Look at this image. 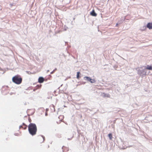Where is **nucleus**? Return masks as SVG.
<instances>
[{
	"label": "nucleus",
	"mask_w": 152,
	"mask_h": 152,
	"mask_svg": "<svg viewBox=\"0 0 152 152\" xmlns=\"http://www.w3.org/2000/svg\"><path fill=\"white\" fill-rule=\"evenodd\" d=\"M28 130L30 134L32 135L36 134L37 128L34 124L30 123L28 126Z\"/></svg>",
	"instance_id": "1"
},
{
	"label": "nucleus",
	"mask_w": 152,
	"mask_h": 152,
	"mask_svg": "<svg viewBox=\"0 0 152 152\" xmlns=\"http://www.w3.org/2000/svg\"><path fill=\"white\" fill-rule=\"evenodd\" d=\"M144 67H140L138 68L137 70V74L140 76L143 77L146 75L147 71L146 69Z\"/></svg>",
	"instance_id": "2"
},
{
	"label": "nucleus",
	"mask_w": 152,
	"mask_h": 152,
	"mask_svg": "<svg viewBox=\"0 0 152 152\" xmlns=\"http://www.w3.org/2000/svg\"><path fill=\"white\" fill-rule=\"evenodd\" d=\"M12 81L15 83L17 84H19L22 82V79L19 76L17 75L12 77Z\"/></svg>",
	"instance_id": "3"
},
{
	"label": "nucleus",
	"mask_w": 152,
	"mask_h": 152,
	"mask_svg": "<svg viewBox=\"0 0 152 152\" xmlns=\"http://www.w3.org/2000/svg\"><path fill=\"white\" fill-rule=\"evenodd\" d=\"M146 27L149 29H152V23H148Z\"/></svg>",
	"instance_id": "4"
},
{
	"label": "nucleus",
	"mask_w": 152,
	"mask_h": 152,
	"mask_svg": "<svg viewBox=\"0 0 152 152\" xmlns=\"http://www.w3.org/2000/svg\"><path fill=\"white\" fill-rule=\"evenodd\" d=\"M102 96L104 97H110V95L108 94H105L104 93H103L102 94Z\"/></svg>",
	"instance_id": "5"
},
{
	"label": "nucleus",
	"mask_w": 152,
	"mask_h": 152,
	"mask_svg": "<svg viewBox=\"0 0 152 152\" xmlns=\"http://www.w3.org/2000/svg\"><path fill=\"white\" fill-rule=\"evenodd\" d=\"M44 79L42 77H39L38 79V82L40 83H43L44 81Z\"/></svg>",
	"instance_id": "6"
},
{
	"label": "nucleus",
	"mask_w": 152,
	"mask_h": 152,
	"mask_svg": "<svg viewBox=\"0 0 152 152\" xmlns=\"http://www.w3.org/2000/svg\"><path fill=\"white\" fill-rule=\"evenodd\" d=\"M84 80H87L88 81H90L91 79L89 77L85 76L83 78Z\"/></svg>",
	"instance_id": "7"
},
{
	"label": "nucleus",
	"mask_w": 152,
	"mask_h": 152,
	"mask_svg": "<svg viewBox=\"0 0 152 152\" xmlns=\"http://www.w3.org/2000/svg\"><path fill=\"white\" fill-rule=\"evenodd\" d=\"M146 69V70L147 71V69L152 70V65L151 66H149V65H147L146 68H145Z\"/></svg>",
	"instance_id": "8"
},
{
	"label": "nucleus",
	"mask_w": 152,
	"mask_h": 152,
	"mask_svg": "<svg viewBox=\"0 0 152 152\" xmlns=\"http://www.w3.org/2000/svg\"><path fill=\"white\" fill-rule=\"evenodd\" d=\"M91 15L94 16H96L97 15V14L95 12L94 10L91 12Z\"/></svg>",
	"instance_id": "9"
},
{
	"label": "nucleus",
	"mask_w": 152,
	"mask_h": 152,
	"mask_svg": "<svg viewBox=\"0 0 152 152\" xmlns=\"http://www.w3.org/2000/svg\"><path fill=\"white\" fill-rule=\"evenodd\" d=\"M108 137L109 138V139L110 140H111L112 138V134L111 133L109 134H108Z\"/></svg>",
	"instance_id": "10"
},
{
	"label": "nucleus",
	"mask_w": 152,
	"mask_h": 152,
	"mask_svg": "<svg viewBox=\"0 0 152 152\" xmlns=\"http://www.w3.org/2000/svg\"><path fill=\"white\" fill-rule=\"evenodd\" d=\"M80 74V72H77V79H79V74Z\"/></svg>",
	"instance_id": "11"
},
{
	"label": "nucleus",
	"mask_w": 152,
	"mask_h": 152,
	"mask_svg": "<svg viewBox=\"0 0 152 152\" xmlns=\"http://www.w3.org/2000/svg\"><path fill=\"white\" fill-rule=\"evenodd\" d=\"M146 29V27L145 26H143L141 28V30L142 31L145 30Z\"/></svg>",
	"instance_id": "12"
},
{
	"label": "nucleus",
	"mask_w": 152,
	"mask_h": 152,
	"mask_svg": "<svg viewBox=\"0 0 152 152\" xmlns=\"http://www.w3.org/2000/svg\"><path fill=\"white\" fill-rule=\"evenodd\" d=\"M90 82L91 83H94L96 82V81L94 79H91Z\"/></svg>",
	"instance_id": "13"
},
{
	"label": "nucleus",
	"mask_w": 152,
	"mask_h": 152,
	"mask_svg": "<svg viewBox=\"0 0 152 152\" xmlns=\"http://www.w3.org/2000/svg\"><path fill=\"white\" fill-rule=\"evenodd\" d=\"M23 124V127L22 126V128H23L24 129H26V126L24 124Z\"/></svg>",
	"instance_id": "14"
},
{
	"label": "nucleus",
	"mask_w": 152,
	"mask_h": 152,
	"mask_svg": "<svg viewBox=\"0 0 152 152\" xmlns=\"http://www.w3.org/2000/svg\"><path fill=\"white\" fill-rule=\"evenodd\" d=\"M41 138H42L43 139V141L42 142H43L45 140V137L43 136H41Z\"/></svg>",
	"instance_id": "15"
},
{
	"label": "nucleus",
	"mask_w": 152,
	"mask_h": 152,
	"mask_svg": "<svg viewBox=\"0 0 152 152\" xmlns=\"http://www.w3.org/2000/svg\"><path fill=\"white\" fill-rule=\"evenodd\" d=\"M56 69H55L53 71H52V72H50V74H52L55 71V70H56Z\"/></svg>",
	"instance_id": "16"
},
{
	"label": "nucleus",
	"mask_w": 152,
	"mask_h": 152,
	"mask_svg": "<svg viewBox=\"0 0 152 152\" xmlns=\"http://www.w3.org/2000/svg\"><path fill=\"white\" fill-rule=\"evenodd\" d=\"M21 127H22V126H19V128L20 129Z\"/></svg>",
	"instance_id": "17"
},
{
	"label": "nucleus",
	"mask_w": 152,
	"mask_h": 152,
	"mask_svg": "<svg viewBox=\"0 0 152 152\" xmlns=\"http://www.w3.org/2000/svg\"><path fill=\"white\" fill-rule=\"evenodd\" d=\"M47 115H48V114H47V113H45V116H47Z\"/></svg>",
	"instance_id": "18"
},
{
	"label": "nucleus",
	"mask_w": 152,
	"mask_h": 152,
	"mask_svg": "<svg viewBox=\"0 0 152 152\" xmlns=\"http://www.w3.org/2000/svg\"><path fill=\"white\" fill-rule=\"evenodd\" d=\"M49 72V70H47V72Z\"/></svg>",
	"instance_id": "19"
},
{
	"label": "nucleus",
	"mask_w": 152,
	"mask_h": 152,
	"mask_svg": "<svg viewBox=\"0 0 152 152\" xmlns=\"http://www.w3.org/2000/svg\"><path fill=\"white\" fill-rule=\"evenodd\" d=\"M48 110V109H46V111H47Z\"/></svg>",
	"instance_id": "20"
},
{
	"label": "nucleus",
	"mask_w": 152,
	"mask_h": 152,
	"mask_svg": "<svg viewBox=\"0 0 152 152\" xmlns=\"http://www.w3.org/2000/svg\"><path fill=\"white\" fill-rule=\"evenodd\" d=\"M10 5L11 6H12V4H10Z\"/></svg>",
	"instance_id": "21"
},
{
	"label": "nucleus",
	"mask_w": 152,
	"mask_h": 152,
	"mask_svg": "<svg viewBox=\"0 0 152 152\" xmlns=\"http://www.w3.org/2000/svg\"><path fill=\"white\" fill-rule=\"evenodd\" d=\"M118 25V24L117 23H116V26H117V25Z\"/></svg>",
	"instance_id": "22"
}]
</instances>
